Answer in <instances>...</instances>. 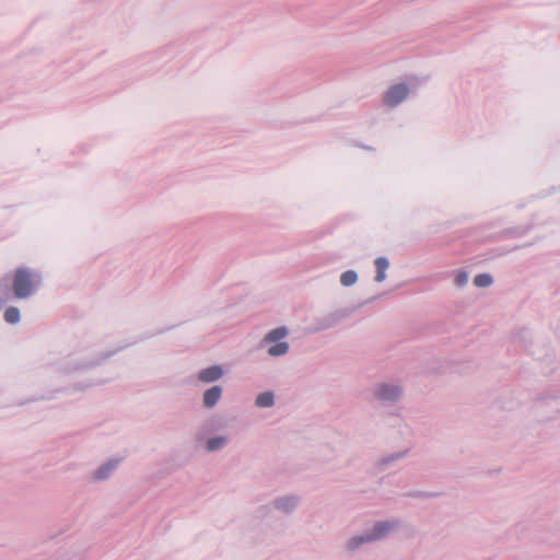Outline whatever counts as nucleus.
<instances>
[{
  "instance_id": "nucleus-1",
  "label": "nucleus",
  "mask_w": 560,
  "mask_h": 560,
  "mask_svg": "<svg viewBox=\"0 0 560 560\" xmlns=\"http://www.w3.org/2000/svg\"><path fill=\"white\" fill-rule=\"evenodd\" d=\"M37 287L36 276L28 269L19 268L14 271L12 288L14 296L24 299L33 294Z\"/></svg>"
},
{
  "instance_id": "nucleus-2",
  "label": "nucleus",
  "mask_w": 560,
  "mask_h": 560,
  "mask_svg": "<svg viewBox=\"0 0 560 560\" xmlns=\"http://www.w3.org/2000/svg\"><path fill=\"white\" fill-rule=\"evenodd\" d=\"M390 528L389 523H380L375 526L374 532L372 534L366 535L365 537H355L349 541V548L354 549L363 541L376 540L381 539Z\"/></svg>"
},
{
  "instance_id": "nucleus-3",
  "label": "nucleus",
  "mask_w": 560,
  "mask_h": 560,
  "mask_svg": "<svg viewBox=\"0 0 560 560\" xmlns=\"http://www.w3.org/2000/svg\"><path fill=\"white\" fill-rule=\"evenodd\" d=\"M408 93L409 90L405 84L393 85L386 92L384 102L388 106H396L407 97Z\"/></svg>"
},
{
  "instance_id": "nucleus-4",
  "label": "nucleus",
  "mask_w": 560,
  "mask_h": 560,
  "mask_svg": "<svg viewBox=\"0 0 560 560\" xmlns=\"http://www.w3.org/2000/svg\"><path fill=\"white\" fill-rule=\"evenodd\" d=\"M222 374V369L219 365H214L202 370L199 373V380L205 383H210L219 380Z\"/></svg>"
},
{
  "instance_id": "nucleus-5",
  "label": "nucleus",
  "mask_w": 560,
  "mask_h": 560,
  "mask_svg": "<svg viewBox=\"0 0 560 560\" xmlns=\"http://www.w3.org/2000/svg\"><path fill=\"white\" fill-rule=\"evenodd\" d=\"M400 395V389L394 385H382L378 388L377 397L385 400H394Z\"/></svg>"
},
{
  "instance_id": "nucleus-6",
  "label": "nucleus",
  "mask_w": 560,
  "mask_h": 560,
  "mask_svg": "<svg viewBox=\"0 0 560 560\" xmlns=\"http://www.w3.org/2000/svg\"><path fill=\"white\" fill-rule=\"evenodd\" d=\"M222 394V388L220 386H212L208 390H206L203 395V404L207 407H213L220 399Z\"/></svg>"
},
{
  "instance_id": "nucleus-7",
  "label": "nucleus",
  "mask_w": 560,
  "mask_h": 560,
  "mask_svg": "<svg viewBox=\"0 0 560 560\" xmlns=\"http://www.w3.org/2000/svg\"><path fill=\"white\" fill-rule=\"evenodd\" d=\"M389 266V262L386 258L384 257H380L375 260V267H376V277H375V280L377 282H382L385 280L386 278V270Z\"/></svg>"
},
{
  "instance_id": "nucleus-8",
  "label": "nucleus",
  "mask_w": 560,
  "mask_h": 560,
  "mask_svg": "<svg viewBox=\"0 0 560 560\" xmlns=\"http://www.w3.org/2000/svg\"><path fill=\"white\" fill-rule=\"evenodd\" d=\"M4 319L9 324H16L20 320V311L18 307L10 306L4 312Z\"/></svg>"
},
{
  "instance_id": "nucleus-9",
  "label": "nucleus",
  "mask_w": 560,
  "mask_h": 560,
  "mask_svg": "<svg viewBox=\"0 0 560 560\" xmlns=\"http://www.w3.org/2000/svg\"><path fill=\"white\" fill-rule=\"evenodd\" d=\"M492 283V277L489 273H480L474 278V284L478 288H487Z\"/></svg>"
},
{
  "instance_id": "nucleus-10",
  "label": "nucleus",
  "mask_w": 560,
  "mask_h": 560,
  "mask_svg": "<svg viewBox=\"0 0 560 560\" xmlns=\"http://www.w3.org/2000/svg\"><path fill=\"white\" fill-rule=\"evenodd\" d=\"M288 331L284 327H279L273 330H271L267 337L266 340L270 342H276L287 336Z\"/></svg>"
},
{
  "instance_id": "nucleus-11",
  "label": "nucleus",
  "mask_w": 560,
  "mask_h": 560,
  "mask_svg": "<svg viewBox=\"0 0 560 560\" xmlns=\"http://www.w3.org/2000/svg\"><path fill=\"white\" fill-rule=\"evenodd\" d=\"M273 404V395L269 392L259 394L256 398V405L259 407H270Z\"/></svg>"
},
{
  "instance_id": "nucleus-12",
  "label": "nucleus",
  "mask_w": 560,
  "mask_h": 560,
  "mask_svg": "<svg viewBox=\"0 0 560 560\" xmlns=\"http://www.w3.org/2000/svg\"><path fill=\"white\" fill-rule=\"evenodd\" d=\"M117 462H108L104 466H102L100 469L95 472L96 479H104L108 476V474L116 467Z\"/></svg>"
},
{
  "instance_id": "nucleus-13",
  "label": "nucleus",
  "mask_w": 560,
  "mask_h": 560,
  "mask_svg": "<svg viewBox=\"0 0 560 560\" xmlns=\"http://www.w3.org/2000/svg\"><path fill=\"white\" fill-rule=\"evenodd\" d=\"M289 346L287 342H279L270 347L268 353L272 357L282 355L288 352Z\"/></svg>"
},
{
  "instance_id": "nucleus-14",
  "label": "nucleus",
  "mask_w": 560,
  "mask_h": 560,
  "mask_svg": "<svg viewBox=\"0 0 560 560\" xmlns=\"http://www.w3.org/2000/svg\"><path fill=\"white\" fill-rule=\"evenodd\" d=\"M357 280L358 276L353 270L345 271L340 277L341 283L346 287L354 284Z\"/></svg>"
},
{
  "instance_id": "nucleus-15",
  "label": "nucleus",
  "mask_w": 560,
  "mask_h": 560,
  "mask_svg": "<svg viewBox=\"0 0 560 560\" xmlns=\"http://www.w3.org/2000/svg\"><path fill=\"white\" fill-rule=\"evenodd\" d=\"M224 443H225L224 438H213L207 442V448H208V451H215V450L220 448L221 446H223Z\"/></svg>"
},
{
  "instance_id": "nucleus-16",
  "label": "nucleus",
  "mask_w": 560,
  "mask_h": 560,
  "mask_svg": "<svg viewBox=\"0 0 560 560\" xmlns=\"http://www.w3.org/2000/svg\"><path fill=\"white\" fill-rule=\"evenodd\" d=\"M467 281H468V275L465 271L457 272V275L455 277L456 285L463 287L467 283Z\"/></svg>"
},
{
  "instance_id": "nucleus-17",
  "label": "nucleus",
  "mask_w": 560,
  "mask_h": 560,
  "mask_svg": "<svg viewBox=\"0 0 560 560\" xmlns=\"http://www.w3.org/2000/svg\"><path fill=\"white\" fill-rule=\"evenodd\" d=\"M294 501H292V499H282L280 501H278V505L284 510H288L290 506H293L294 505Z\"/></svg>"
},
{
  "instance_id": "nucleus-18",
  "label": "nucleus",
  "mask_w": 560,
  "mask_h": 560,
  "mask_svg": "<svg viewBox=\"0 0 560 560\" xmlns=\"http://www.w3.org/2000/svg\"><path fill=\"white\" fill-rule=\"evenodd\" d=\"M2 304V301H0V305Z\"/></svg>"
}]
</instances>
